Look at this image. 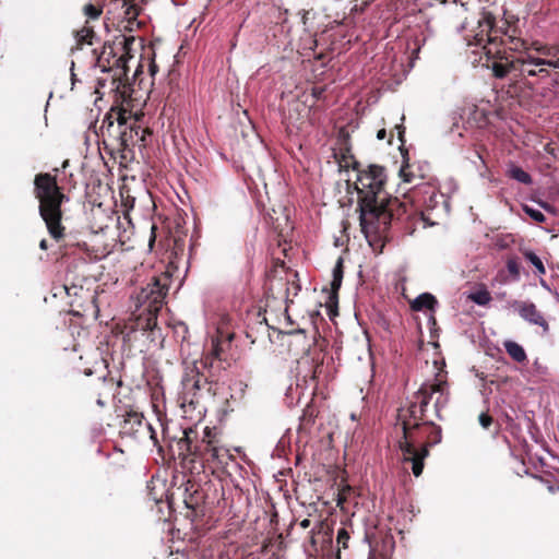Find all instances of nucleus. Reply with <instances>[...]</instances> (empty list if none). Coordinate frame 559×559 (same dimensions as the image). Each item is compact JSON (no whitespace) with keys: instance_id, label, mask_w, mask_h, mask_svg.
Returning a JSON list of instances; mask_svg holds the SVG:
<instances>
[{"instance_id":"f257e3e1","label":"nucleus","mask_w":559,"mask_h":559,"mask_svg":"<svg viewBox=\"0 0 559 559\" xmlns=\"http://www.w3.org/2000/svg\"><path fill=\"white\" fill-rule=\"evenodd\" d=\"M495 17L489 12H481L477 20V31L469 38L467 45L475 46L474 53L486 57L487 68H490L498 79L506 78L512 71L525 70V67H545V58L535 50L539 43H527L521 38L509 37L502 40L504 49H501L491 35Z\"/></svg>"},{"instance_id":"f03ea898","label":"nucleus","mask_w":559,"mask_h":559,"mask_svg":"<svg viewBox=\"0 0 559 559\" xmlns=\"http://www.w3.org/2000/svg\"><path fill=\"white\" fill-rule=\"evenodd\" d=\"M384 180V168L371 165L358 174L355 182L361 231L370 243L389 229L393 219L401 218L402 204L383 190Z\"/></svg>"},{"instance_id":"7ed1b4c3","label":"nucleus","mask_w":559,"mask_h":559,"mask_svg":"<svg viewBox=\"0 0 559 559\" xmlns=\"http://www.w3.org/2000/svg\"><path fill=\"white\" fill-rule=\"evenodd\" d=\"M433 400L435 413L441 419L440 412L448 404V388L447 383L439 381L433 383H425L414 394L409 401V405L401 408L399 419L402 424L404 440L412 439L413 431L421 424H429L430 421H423L427 406Z\"/></svg>"},{"instance_id":"20e7f679","label":"nucleus","mask_w":559,"mask_h":559,"mask_svg":"<svg viewBox=\"0 0 559 559\" xmlns=\"http://www.w3.org/2000/svg\"><path fill=\"white\" fill-rule=\"evenodd\" d=\"M34 186L35 195L39 201V214L50 236L59 240L64 231L61 225V204L68 201V198L60 191L56 178L48 173L36 175Z\"/></svg>"},{"instance_id":"39448f33","label":"nucleus","mask_w":559,"mask_h":559,"mask_svg":"<svg viewBox=\"0 0 559 559\" xmlns=\"http://www.w3.org/2000/svg\"><path fill=\"white\" fill-rule=\"evenodd\" d=\"M415 198L424 206L420 212V221L424 227L433 226L437 219L450 213V198L429 183L417 187L414 191Z\"/></svg>"},{"instance_id":"423d86ee","label":"nucleus","mask_w":559,"mask_h":559,"mask_svg":"<svg viewBox=\"0 0 559 559\" xmlns=\"http://www.w3.org/2000/svg\"><path fill=\"white\" fill-rule=\"evenodd\" d=\"M192 432L190 429L185 430V442L187 443V450L190 451L195 457L209 464L212 468H219L228 464L231 455L229 450L219 445L218 442L211 438L209 428L204 430V437L199 445H195L194 451L191 450V442L189 433Z\"/></svg>"},{"instance_id":"0eeeda50","label":"nucleus","mask_w":559,"mask_h":559,"mask_svg":"<svg viewBox=\"0 0 559 559\" xmlns=\"http://www.w3.org/2000/svg\"><path fill=\"white\" fill-rule=\"evenodd\" d=\"M167 292V278H164V282H162L160 278L153 277L151 282L136 294L135 307H143L150 314L155 316L162 309Z\"/></svg>"},{"instance_id":"6e6552de","label":"nucleus","mask_w":559,"mask_h":559,"mask_svg":"<svg viewBox=\"0 0 559 559\" xmlns=\"http://www.w3.org/2000/svg\"><path fill=\"white\" fill-rule=\"evenodd\" d=\"M429 425H431V429L433 430L435 433L433 439L431 441L426 442L420 449L416 448V439L414 438V436L412 437V439L400 442V449L404 455V461L412 463V471L416 477L420 476L423 473L424 460L429 454V448L441 441L440 427L433 426L432 423H429Z\"/></svg>"},{"instance_id":"1a4fd4ad","label":"nucleus","mask_w":559,"mask_h":559,"mask_svg":"<svg viewBox=\"0 0 559 559\" xmlns=\"http://www.w3.org/2000/svg\"><path fill=\"white\" fill-rule=\"evenodd\" d=\"M202 381H205V378L200 373L197 364L193 362L191 366H187L181 380L182 391L180 397V406L185 413H188L187 407L194 409L199 403L198 395Z\"/></svg>"},{"instance_id":"9d476101","label":"nucleus","mask_w":559,"mask_h":559,"mask_svg":"<svg viewBox=\"0 0 559 559\" xmlns=\"http://www.w3.org/2000/svg\"><path fill=\"white\" fill-rule=\"evenodd\" d=\"M141 429L147 430L152 433L151 438H154V431L151 425L144 420L143 415L133 411L128 412L121 424V431L126 435L134 436L139 433Z\"/></svg>"},{"instance_id":"9b49d317","label":"nucleus","mask_w":559,"mask_h":559,"mask_svg":"<svg viewBox=\"0 0 559 559\" xmlns=\"http://www.w3.org/2000/svg\"><path fill=\"white\" fill-rule=\"evenodd\" d=\"M519 314L531 324L539 325L544 332L548 331V323L543 314L537 310L533 302H520L518 306Z\"/></svg>"},{"instance_id":"f8f14e48","label":"nucleus","mask_w":559,"mask_h":559,"mask_svg":"<svg viewBox=\"0 0 559 559\" xmlns=\"http://www.w3.org/2000/svg\"><path fill=\"white\" fill-rule=\"evenodd\" d=\"M437 305L438 301L433 295L430 293H423L412 301L411 307L414 311H423L425 309L435 310Z\"/></svg>"},{"instance_id":"ddd939ff","label":"nucleus","mask_w":559,"mask_h":559,"mask_svg":"<svg viewBox=\"0 0 559 559\" xmlns=\"http://www.w3.org/2000/svg\"><path fill=\"white\" fill-rule=\"evenodd\" d=\"M503 345L506 352L514 361L523 362L526 360V353L520 344L513 341H506Z\"/></svg>"},{"instance_id":"4468645a","label":"nucleus","mask_w":559,"mask_h":559,"mask_svg":"<svg viewBox=\"0 0 559 559\" xmlns=\"http://www.w3.org/2000/svg\"><path fill=\"white\" fill-rule=\"evenodd\" d=\"M508 175L510 178L516 180L518 182H521L524 185L532 183L531 175L519 166L511 165V167L508 170Z\"/></svg>"},{"instance_id":"2eb2a0df","label":"nucleus","mask_w":559,"mask_h":559,"mask_svg":"<svg viewBox=\"0 0 559 559\" xmlns=\"http://www.w3.org/2000/svg\"><path fill=\"white\" fill-rule=\"evenodd\" d=\"M524 258L535 267L538 275H545L546 269L542 259L532 250H523Z\"/></svg>"},{"instance_id":"dca6fc26","label":"nucleus","mask_w":559,"mask_h":559,"mask_svg":"<svg viewBox=\"0 0 559 559\" xmlns=\"http://www.w3.org/2000/svg\"><path fill=\"white\" fill-rule=\"evenodd\" d=\"M333 278H332V289L338 290L342 285L343 280V258H338L334 267H333Z\"/></svg>"},{"instance_id":"f3484780","label":"nucleus","mask_w":559,"mask_h":559,"mask_svg":"<svg viewBox=\"0 0 559 559\" xmlns=\"http://www.w3.org/2000/svg\"><path fill=\"white\" fill-rule=\"evenodd\" d=\"M535 50L538 53L543 55V57H552V58L559 57V45L558 46L538 45L535 47Z\"/></svg>"},{"instance_id":"a211bd4d","label":"nucleus","mask_w":559,"mask_h":559,"mask_svg":"<svg viewBox=\"0 0 559 559\" xmlns=\"http://www.w3.org/2000/svg\"><path fill=\"white\" fill-rule=\"evenodd\" d=\"M507 270L512 276L513 281H519L521 273H520V264L516 258H510L507 261Z\"/></svg>"},{"instance_id":"6ab92c4d","label":"nucleus","mask_w":559,"mask_h":559,"mask_svg":"<svg viewBox=\"0 0 559 559\" xmlns=\"http://www.w3.org/2000/svg\"><path fill=\"white\" fill-rule=\"evenodd\" d=\"M132 133L140 138L141 141L145 140V131L142 130L139 126L132 124L130 126V134L124 130L121 132V138L123 141L132 140Z\"/></svg>"},{"instance_id":"aec40b11","label":"nucleus","mask_w":559,"mask_h":559,"mask_svg":"<svg viewBox=\"0 0 559 559\" xmlns=\"http://www.w3.org/2000/svg\"><path fill=\"white\" fill-rule=\"evenodd\" d=\"M305 393V389L300 386L299 383L296 384V386H289L287 389V392H286V395L287 397H290L292 400H294L296 397V404L300 403L301 401V396L304 395Z\"/></svg>"},{"instance_id":"412c9836","label":"nucleus","mask_w":559,"mask_h":559,"mask_svg":"<svg viewBox=\"0 0 559 559\" xmlns=\"http://www.w3.org/2000/svg\"><path fill=\"white\" fill-rule=\"evenodd\" d=\"M93 29L91 27H83L76 33V39L79 43L92 44Z\"/></svg>"},{"instance_id":"4be33fe9","label":"nucleus","mask_w":559,"mask_h":559,"mask_svg":"<svg viewBox=\"0 0 559 559\" xmlns=\"http://www.w3.org/2000/svg\"><path fill=\"white\" fill-rule=\"evenodd\" d=\"M523 211L537 223H543L546 219L545 215L539 210L530 207L528 205H524Z\"/></svg>"},{"instance_id":"5701e85b","label":"nucleus","mask_w":559,"mask_h":559,"mask_svg":"<svg viewBox=\"0 0 559 559\" xmlns=\"http://www.w3.org/2000/svg\"><path fill=\"white\" fill-rule=\"evenodd\" d=\"M83 12L90 20H96L99 17L102 10L94 4L88 3L84 7Z\"/></svg>"},{"instance_id":"b1692460","label":"nucleus","mask_w":559,"mask_h":559,"mask_svg":"<svg viewBox=\"0 0 559 559\" xmlns=\"http://www.w3.org/2000/svg\"><path fill=\"white\" fill-rule=\"evenodd\" d=\"M537 67L531 66L525 67V70H519L521 73H526L528 76H536V75H548V71L544 67H539L538 70H536Z\"/></svg>"},{"instance_id":"393cba45","label":"nucleus","mask_w":559,"mask_h":559,"mask_svg":"<svg viewBox=\"0 0 559 559\" xmlns=\"http://www.w3.org/2000/svg\"><path fill=\"white\" fill-rule=\"evenodd\" d=\"M348 540H349V534H348L347 530L340 528L337 531V536H336L337 545L342 546L343 548H347Z\"/></svg>"},{"instance_id":"a878e982","label":"nucleus","mask_w":559,"mask_h":559,"mask_svg":"<svg viewBox=\"0 0 559 559\" xmlns=\"http://www.w3.org/2000/svg\"><path fill=\"white\" fill-rule=\"evenodd\" d=\"M472 299L479 306H484L486 305L488 301H489V296L488 294L485 292V293H477L476 295H474L472 297Z\"/></svg>"},{"instance_id":"bb28decb","label":"nucleus","mask_w":559,"mask_h":559,"mask_svg":"<svg viewBox=\"0 0 559 559\" xmlns=\"http://www.w3.org/2000/svg\"><path fill=\"white\" fill-rule=\"evenodd\" d=\"M210 355L213 358H218L221 355V346H219V341L217 338L212 340V348L210 350Z\"/></svg>"},{"instance_id":"cd10ccee","label":"nucleus","mask_w":559,"mask_h":559,"mask_svg":"<svg viewBox=\"0 0 559 559\" xmlns=\"http://www.w3.org/2000/svg\"><path fill=\"white\" fill-rule=\"evenodd\" d=\"M478 420L480 426L485 429H487L492 423V418L486 413H481L478 417Z\"/></svg>"},{"instance_id":"c85d7f7f","label":"nucleus","mask_w":559,"mask_h":559,"mask_svg":"<svg viewBox=\"0 0 559 559\" xmlns=\"http://www.w3.org/2000/svg\"><path fill=\"white\" fill-rule=\"evenodd\" d=\"M544 63L546 67H550V68L559 70V57H557V58L546 57Z\"/></svg>"},{"instance_id":"c756f323","label":"nucleus","mask_w":559,"mask_h":559,"mask_svg":"<svg viewBox=\"0 0 559 559\" xmlns=\"http://www.w3.org/2000/svg\"><path fill=\"white\" fill-rule=\"evenodd\" d=\"M276 20L278 23H285L287 21V13H288V10L287 9H276Z\"/></svg>"},{"instance_id":"7c9ffc66","label":"nucleus","mask_w":559,"mask_h":559,"mask_svg":"<svg viewBox=\"0 0 559 559\" xmlns=\"http://www.w3.org/2000/svg\"><path fill=\"white\" fill-rule=\"evenodd\" d=\"M76 75L74 73V61H71V83H72V86L75 85L76 83Z\"/></svg>"},{"instance_id":"2f4dec72","label":"nucleus","mask_w":559,"mask_h":559,"mask_svg":"<svg viewBox=\"0 0 559 559\" xmlns=\"http://www.w3.org/2000/svg\"><path fill=\"white\" fill-rule=\"evenodd\" d=\"M401 176L403 177V180L404 182H411L412 181V177L409 174L406 173L405 169H401Z\"/></svg>"},{"instance_id":"473e14b6","label":"nucleus","mask_w":559,"mask_h":559,"mask_svg":"<svg viewBox=\"0 0 559 559\" xmlns=\"http://www.w3.org/2000/svg\"><path fill=\"white\" fill-rule=\"evenodd\" d=\"M385 135H386V131H385V129H381V130H379V131H378V133H377V139H378V140H383V139H385Z\"/></svg>"},{"instance_id":"72a5a7b5","label":"nucleus","mask_w":559,"mask_h":559,"mask_svg":"<svg viewBox=\"0 0 559 559\" xmlns=\"http://www.w3.org/2000/svg\"><path fill=\"white\" fill-rule=\"evenodd\" d=\"M311 522L309 519H304L301 522H300V527L302 528H308L310 526Z\"/></svg>"},{"instance_id":"f704fd0d","label":"nucleus","mask_w":559,"mask_h":559,"mask_svg":"<svg viewBox=\"0 0 559 559\" xmlns=\"http://www.w3.org/2000/svg\"><path fill=\"white\" fill-rule=\"evenodd\" d=\"M39 248L41 250H46L48 248V245H47V240L46 239H43L40 242H39Z\"/></svg>"},{"instance_id":"c9c22d12","label":"nucleus","mask_w":559,"mask_h":559,"mask_svg":"<svg viewBox=\"0 0 559 559\" xmlns=\"http://www.w3.org/2000/svg\"><path fill=\"white\" fill-rule=\"evenodd\" d=\"M286 333L287 334L304 333V330L302 329L288 330Z\"/></svg>"},{"instance_id":"e433bc0d","label":"nucleus","mask_w":559,"mask_h":559,"mask_svg":"<svg viewBox=\"0 0 559 559\" xmlns=\"http://www.w3.org/2000/svg\"><path fill=\"white\" fill-rule=\"evenodd\" d=\"M118 122H119V126H123V124H126V121H124V119H123L122 115H119V117H118Z\"/></svg>"},{"instance_id":"4c0bfd02","label":"nucleus","mask_w":559,"mask_h":559,"mask_svg":"<svg viewBox=\"0 0 559 559\" xmlns=\"http://www.w3.org/2000/svg\"><path fill=\"white\" fill-rule=\"evenodd\" d=\"M285 312H286V320L288 321L289 324H293L290 317L287 314V310Z\"/></svg>"},{"instance_id":"58836bf2","label":"nucleus","mask_w":559,"mask_h":559,"mask_svg":"<svg viewBox=\"0 0 559 559\" xmlns=\"http://www.w3.org/2000/svg\"><path fill=\"white\" fill-rule=\"evenodd\" d=\"M477 156H478V158L481 160V163H483V164H485V162H484V159H483L481 155H480V154H477Z\"/></svg>"},{"instance_id":"ea45409f","label":"nucleus","mask_w":559,"mask_h":559,"mask_svg":"<svg viewBox=\"0 0 559 559\" xmlns=\"http://www.w3.org/2000/svg\"><path fill=\"white\" fill-rule=\"evenodd\" d=\"M314 377H316V370L313 371V373L311 374V380L313 381L314 380Z\"/></svg>"},{"instance_id":"a19ab883","label":"nucleus","mask_w":559,"mask_h":559,"mask_svg":"<svg viewBox=\"0 0 559 559\" xmlns=\"http://www.w3.org/2000/svg\"><path fill=\"white\" fill-rule=\"evenodd\" d=\"M97 404H98V405H100V406H103V405H104V403H103V401H102V400H98V401H97Z\"/></svg>"},{"instance_id":"79ce46f5","label":"nucleus","mask_w":559,"mask_h":559,"mask_svg":"<svg viewBox=\"0 0 559 559\" xmlns=\"http://www.w3.org/2000/svg\"><path fill=\"white\" fill-rule=\"evenodd\" d=\"M350 418H352L353 420H356V415L353 413V414L350 415Z\"/></svg>"},{"instance_id":"37998d69","label":"nucleus","mask_w":559,"mask_h":559,"mask_svg":"<svg viewBox=\"0 0 559 559\" xmlns=\"http://www.w3.org/2000/svg\"><path fill=\"white\" fill-rule=\"evenodd\" d=\"M540 283H542V286H546V283L544 280H542Z\"/></svg>"},{"instance_id":"c03bdc74","label":"nucleus","mask_w":559,"mask_h":559,"mask_svg":"<svg viewBox=\"0 0 559 559\" xmlns=\"http://www.w3.org/2000/svg\"><path fill=\"white\" fill-rule=\"evenodd\" d=\"M558 489H559V486H558Z\"/></svg>"}]
</instances>
